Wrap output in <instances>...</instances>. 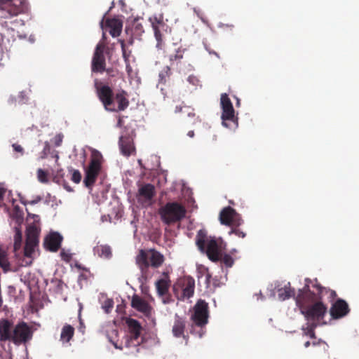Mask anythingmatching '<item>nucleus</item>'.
Here are the masks:
<instances>
[{
    "label": "nucleus",
    "instance_id": "1",
    "mask_svg": "<svg viewBox=\"0 0 359 359\" xmlns=\"http://www.w3.org/2000/svg\"><path fill=\"white\" fill-rule=\"evenodd\" d=\"M97 95L107 111L119 112L125 111L129 106L128 94L119 90L115 94L108 85L95 84Z\"/></svg>",
    "mask_w": 359,
    "mask_h": 359
},
{
    "label": "nucleus",
    "instance_id": "2",
    "mask_svg": "<svg viewBox=\"0 0 359 359\" xmlns=\"http://www.w3.org/2000/svg\"><path fill=\"white\" fill-rule=\"evenodd\" d=\"M208 319V304L203 299L198 300L190 315L191 323L188 326L189 332L199 338L203 337L206 332Z\"/></svg>",
    "mask_w": 359,
    "mask_h": 359
},
{
    "label": "nucleus",
    "instance_id": "3",
    "mask_svg": "<svg viewBox=\"0 0 359 359\" xmlns=\"http://www.w3.org/2000/svg\"><path fill=\"white\" fill-rule=\"evenodd\" d=\"M313 287L316 289V292L311 291L309 286L307 284H306L302 289L299 290V293L297 295L295 300L297 305L299 308L304 307L309 303L315 301L323 302V298L325 296H327L329 302H333L337 297V293L334 290L322 286L317 281L313 285Z\"/></svg>",
    "mask_w": 359,
    "mask_h": 359
},
{
    "label": "nucleus",
    "instance_id": "4",
    "mask_svg": "<svg viewBox=\"0 0 359 359\" xmlns=\"http://www.w3.org/2000/svg\"><path fill=\"white\" fill-rule=\"evenodd\" d=\"M40 233L41 226L39 224L31 223L27 227L26 242L22 254V259L20 262V266H28L32 264L35 248L39 245Z\"/></svg>",
    "mask_w": 359,
    "mask_h": 359
},
{
    "label": "nucleus",
    "instance_id": "5",
    "mask_svg": "<svg viewBox=\"0 0 359 359\" xmlns=\"http://www.w3.org/2000/svg\"><path fill=\"white\" fill-rule=\"evenodd\" d=\"M164 260V256L154 249L140 250L135 258L136 264L140 268L142 276L144 277L148 275L149 266L157 269L163 264Z\"/></svg>",
    "mask_w": 359,
    "mask_h": 359
},
{
    "label": "nucleus",
    "instance_id": "6",
    "mask_svg": "<svg viewBox=\"0 0 359 359\" xmlns=\"http://www.w3.org/2000/svg\"><path fill=\"white\" fill-rule=\"evenodd\" d=\"M196 244L198 250L205 253L211 261L216 262L220 259V247L215 238L208 236L205 230L201 229L197 232Z\"/></svg>",
    "mask_w": 359,
    "mask_h": 359
},
{
    "label": "nucleus",
    "instance_id": "7",
    "mask_svg": "<svg viewBox=\"0 0 359 359\" xmlns=\"http://www.w3.org/2000/svg\"><path fill=\"white\" fill-rule=\"evenodd\" d=\"M158 213L165 224L170 225L183 219L185 217L187 210L181 203L174 201L168 202L159 208Z\"/></svg>",
    "mask_w": 359,
    "mask_h": 359
},
{
    "label": "nucleus",
    "instance_id": "8",
    "mask_svg": "<svg viewBox=\"0 0 359 359\" xmlns=\"http://www.w3.org/2000/svg\"><path fill=\"white\" fill-rule=\"evenodd\" d=\"M195 290V280L191 276H184L177 280L173 285V292L180 301H184L193 297Z\"/></svg>",
    "mask_w": 359,
    "mask_h": 359
},
{
    "label": "nucleus",
    "instance_id": "9",
    "mask_svg": "<svg viewBox=\"0 0 359 359\" xmlns=\"http://www.w3.org/2000/svg\"><path fill=\"white\" fill-rule=\"evenodd\" d=\"M149 21L151 24L157 41L156 48L158 50H163L165 48V34L167 33L168 29V25L164 21L163 15L161 13L156 14L149 18Z\"/></svg>",
    "mask_w": 359,
    "mask_h": 359
},
{
    "label": "nucleus",
    "instance_id": "10",
    "mask_svg": "<svg viewBox=\"0 0 359 359\" xmlns=\"http://www.w3.org/2000/svg\"><path fill=\"white\" fill-rule=\"evenodd\" d=\"M302 313L308 320L320 321L327 313V307L322 301H315L309 303L304 307L300 308Z\"/></svg>",
    "mask_w": 359,
    "mask_h": 359
},
{
    "label": "nucleus",
    "instance_id": "11",
    "mask_svg": "<svg viewBox=\"0 0 359 359\" xmlns=\"http://www.w3.org/2000/svg\"><path fill=\"white\" fill-rule=\"evenodd\" d=\"M126 324L128 328L129 336L125 337V346L127 348L136 347L140 345V337L142 327L140 322L135 319L128 318L126 320Z\"/></svg>",
    "mask_w": 359,
    "mask_h": 359
},
{
    "label": "nucleus",
    "instance_id": "12",
    "mask_svg": "<svg viewBox=\"0 0 359 359\" xmlns=\"http://www.w3.org/2000/svg\"><path fill=\"white\" fill-rule=\"evenodd\" d=\"M32 338V331L25 322H20L13 326L11 340L14 344H25Z\"/></svg>",
    "mask_w": 359,
    "mask_h": 359
},
{
    "label": "nucleus",
    "instance_id": "13",
    "mask_svg": "<svg viewBox=\"0 0 359 359\" xmlns=\"http://www.w3.org/2000/svg\"><path fill=\"white\" fill-rule=\"evenodd\" d=\"M25 8L24 0H0V10L2 13V18H7L18 15Z\"/></svg>",
    "mask_w": 359,
    "mask_h": 359
},
{
    "label": "nucleus",
    "instance_id": "14",
    "mask_svg": "<svg viewBox=\"0 0 359 359\" xmlns=\"http://www.w3.org/2000/svg\"><path fill=\"white\" fill-rule=\"evenodd\" d=\"M242 222L243 220L241 215L236 212L233 208L231 207H226V226L235 227L231 229L229 234L231 235L232 233H235L240 238H244L245 236V233L237 229Z\"/></svg>",
    "mask_w": 359,
    "mask_h": 359
},
{
    "label": "nucleus",
    "instance_id": "15",
    "mask_svg": "<svg viewBox=\"0 0 359 359\" xmlns=\"http://www.w3.org/2000/svg\"><path fill=\"white\" fill-rule=\"evenodd\" d=\"M105 48L106 46L103 42L97 44L92 59V72L102 73L105 71L106 61L104 54Z\"/></svg>",
    "mask_w": 359,
    "mask_h": 359
},
{
    "label": "nucleus",
    "instance_id": "16",
    "mask_svg": "<svg viewBox=\"0 0 359 359\" xmlns=\"http://www.w3.org/2000/svg\"><path fill=\"white\" fill-rule=\"evenodd\" d=\"M15 256L18 262L15 264H12L8 260L6 251L0 248V267L4 273L16 272L20 267H22L20 265V262L22 259V255H19L16 254Z\"/></svg>",
    "mask_w": 359,
    "mask_h": 359
},
{
    "label": "nucleus",
    "instance_id": "17",
    "mask_svg": "<svg viewBox=\"0 0 359 359\" xmlns=\"http://www.w3.org/2000/svg\"><path fill=\"white\" fill-rule=\"evenodd\" d=\"M187 323V322L185 317L175 314L172 327L173 336L177 338L182 337L185 340L186 344H187L189 339V334H185Z\"/></svg>",
    "mask_w": 359,
    "mask_h": 359
},
{
    "label": "nucleus",
    "instance_id": "18",
    "mask_svg": "<svg viewBox=\"0 0 359 359\" xmlns=\"http://www.w3.org/2000/svg\"><path fill=\"white\" fill-rule=\"evenodd\" d=\"M350 311L346 302L342 299H337L332 303L330 310V315L334 319H339L346 316Z\"/></svg>",
    "mask_w": 359,
    "mask_h": 359
},
{
    "label": "nucleus",
    "instance_id": "19",
    "mask_svg": "<svg viewBox=\"0 0 359 359\" xmlns=\"http://www.w3.org/2000/svg\"><path fill=\"white\" fill-rule=\"evenodd\" d=\"M238 126V118L235 116L233 104L226 94V128L231 130H236Z\"/></svg>",
    "mask_w": 359,
    "mask_h": 359
},
{
    "label": "nucleus",
    "instance_id": "20",
    "mask_svg": "<svg viewBox=\"0 0 359 359\" xmlns=\"http://www.w3.org/2000/svg\"><path fill=\"white\" fill-rule=\"evenodd\" d=\"M175 113H182V119L188 125H194L200 121L199 117L194 112V109L189 106H176Z\"/></svg>",
    "mask_w": 359,
    "mask_h": 359
},
{
    "label": "nucleus",
    "instance_id": "21",
    "mask_svg": "<svg viewBox=\"0 0 359 359\" xmlns=\"http://www.w3.org/2000/svg\"><path fill=\"white\" fill-rule=\"evenodd\" d=\"M156 194L155 187L151 184L142 185L138 189L137 199L142 203H151Z\"/></svg>",
    "mask_w": 359,
    "mask_h": 359
},
{
    "label": "nucleus",
    "instance_id": "22",
    "mask_svg": "<svg viewBox=\"0 0 359 359\" xmlns=\"http://www.w3.org/2000/svg\"><path fill=\"white\" fill-rule=\"evenodd\" d=\"M62 238L59 233L52 232L46 237L43 245L50 252H57L60 248Z\"/></svg>",
    "mask_w": 359,
    "mask_h": 359
},
{
    "label": "nucleus",
    "instance_id": "23",
    "mask_svg": "<svg viewBox=\"0 0 359 359\" xmlns=\"http://www.w3.org/2000/svg\"><path fill=\"white\" fill-rule=\"evenodd\" d=\"M131 306L142 313L145 316L150 317L152 313V307L147 302L140 297L138 295H134L131 301Z\"/></svg>",
    "mask_w": 359,
    "mask_h": 359
},
{
    "label": "nucleus",
    "instance_id": "24",
    "mask_svg": "<svg viewBox=\"0 0 359 359\" xmlns=\"http://www.w3.org/2000/svg\"><path fill=\"white\" fill-rule=\"evenodd\" d=\"M13 326V323L8 319H0V342L11 341Z\"/></svg>",
    "mask_w": 359,
    "mask_h": 359
},
{
    "label": "nucleus",
    "instance_id": "25",
    "mask_svg": "<svg viewBox=\"0 0 359 359\" xmlns=\"http://www.w3.org/2000/svg\"><path fill=\"white\" fill-rule=\"evenodd\" d=\"M119 147L121 154L126 156H130L135 151L133 140L129 135L120 137Z\"/></svg>",
    "mask_w": 359,
    "mask_h": 359
},
{
    "label": "nucleus",
    "instance_id": "26",
    "mask_svg": "<svg viewBox=\"0 0 359 359\" xmlns=\"http://www.w3.org/2000/svg\"><path fill=\"white\" fill-rule=\"evenodd\" d=\"M102 163V155L100 151L93 149L91 152L90 161L87 169L100 173Z\"/></svg>",
    "mask_w": 359,
    "mask_h": 359
},
{
    "label": "nucleus",
    "instance_id": "27",
    "mask_svg": "<svg viewBox=\"0 0 359 359\" xmlns=\"http://www.w3.org/2000/svg\"><path fill=\"white\" fill-rule=\"evenodd\" d=\"M170 285V281L168 275H166L165 278L158 280L156 282V288L158 294L161 297L166 296L168 294Z\"/></svg>",
    "mask_w": 359,
    "mask_h": 359
},
{
    "label": "nucleus",
    "instance_id": "28",
    "mask_svg": "<svg viewBox=\"0 0 359 359\" xmlns=\"http://www.w3.org/2000/svg\"><path fill=\"white\" fill-rule=\"evenodd\" d=\"M106 25L110 28L109 34L113 37H116L121 33L122 23L116 19H107Z\"/></svg>",
    "mask_w": 359,
    "mask_h": 359
},
{
    "label": "nucleus",
    "instance_id": "29",
    "mask_svg": "<svg viewBox=\"0 0 359 359\" xmlns=\"http://www.w3.org/2000/svg\"><path fill=\"white\" fill-rule=\"evenodd\" d=\"M277 292L278 299L281 301L287 299L295 294L294 290L290 287V283H287L284 287L278 288Z\"/></svg>",
    "mask_w": 359,
    "mask_h": 359
},
{
    "label": "nucleus",
    "instance_id": "30",
    "mask_svg": "<svg viewBox=\"0 0 359 359\" xmlns=\"http://www.w3.org/2000/svg\"><path fill=\"white\" fill-rule=\"evenodd\" d=\"M74 334V328L70 325H65L62 328L60 334V340L63 343H68L73 338Z\"/></svg>",
    "mask_w": 359,
    "mask_h": 359
},
{
    "label": "nucleus",
    "instance_id": "31",
    "mask_svg": "<svg viewBox=\"0 0 359 359\" xmlns=\"http://www.w3.org/2000/svg\"><path fill=\"white\" fill-rule=\"evenodd\" d=\"M99 173L87 169L83 182L86 187L90 188L95 182Z\"/></svg>",
    "mask_w": 359,
    "mask_h": 359
},
{
    "label": "nucleus",
    "instance_id": "32",
    "mask_svg": "<svg viewBox=\"0 0 359 359\" xmlns=\"http://www.w3.org/2000/svg\"><path fill=\"white\" fill-rule=\"evenodd\" d=\"M96 253L99 257L109 259L111 257L112 252L110 246L107 245H101L96 248Z\"/></svg>",
    "mask_w": 359,
    "mask_h": 359
},
{
    "label": "nucleus",
    "instance_id": "33",
    "mask_svg": "<svg viewBox=\"0 0 359 359\" xmlns=\"http://www.w3.org/2000/svg\"><path fill=\"white\" fill-rule=\"evenodd\" d=\"M184 49L178 48L175 54H172L169 57V60L170 61V65L174 66L175 65H178L180 62L181 60L184 57Z\"/></svg>",
    "mask_w": 359,
    "mask_h": 359
},
{
    "label": "nucleus",
    "instance_id": "34",
    "mask_svg": "<svg viewBox=\"0 0 359 359\" xmlns=\"http://www.w3.org/2000/svg\"><path fill=\"white\" fill-rule=\"evenodd\" d=\"M171 75L172 72L170 67L169 66L165 67L159 73V83L161 84H165Z\"/></svg>",
    "mask_w": 359,
    "mask_h": 359
},
{
    "label": "nucleus",
    "instance_id": "35",
    "mask_svg": "<svg viewBox=\"0 0 359 359\" xmlns=\"http://www.w3.org/2000/svg\"><path fill=\"white\" fill-rule=\"evenodd\" d=\"M187 82L192 86V88L189 89L190 93L198 89V88H201L202 85L201 81L196 76L190 75L187 78Z\"/></svg>",
    "mask_w": 359,
    "mask_h": 359
},
{
    "label": "nucleus",
    "instance_id": "36",
    "mask_svg": "<svg viewBox=\"0 0 359 359\" xmlns=\"http://www.w3.org/2000/svg\"><path fill=\"white\" fill-rule=\"evenodd\" d=\"M22 240V232L19 229H16L15 233L14 236V250L17 252L21 246V243Z\"/></svg>",
    "mask_w": 359,
    "mask_h": 359
},
{
    "label": "nucleus",
    "instance_id": "37",
    "mask_svg": "<svg viewBox=\"0 0 359 359\" xmlns=\"http://www.w3.org/2000/svg\"><path fill=\"white\" fill-rule=\"evenodd\" d=\"M119 43L121 44V47L123 57L126 63L127 64L126 67L128 68V67H129L128 62H129V57H130L131 52H130V50L127 51L126 48L125 41L123 40L120 39Z\"/></svg>",
    "mask_w": 359,
    "mask_h": 359
},
{
    "label": "nucleus",
    "instance_id": "38",
    "mask_svg": "<svg viewBox=\"0 0 359 359\" xmlns=\"http://www.w3.org/2000/svg\"><path fill=\"white\" fill-rule=\"evenodd\" d=\"M37 178L40 182L47 183L48 182V173L41 168L37 170Z\"/></svg>",
    "mask_w": 359,
    "mask_h": 359
},
{
    "label": "nucleus",
    "instance_id": "39",
    "mask_svg": "<svg viewBox=\"0 0 359 359\" xmlns=\"http://www.w3.org/2000/svg\"><path fill=\"white\" fill-rule=\"evenodd\" d=\"M76 266L77 268H79V269H82L85 271V273H82L79 275V280H86L88 279V278L90 277V272L89 271V269L85 268V267H83L81 264H76Z\"/></svg>",
    "mask_w": 359,
    "mask_h": 359
},
{
    "label": "nucleus",
    "instance_id": "40",
    "mask_svg": "<svg viewBox=\"0 0 359 359\" xmlns=\"http://www.w3.org/2000/svg\"><path fill=\"white\" fill-rule=\"evenodd\" d=\"M72 175L71 180L76 184H79L81 180V174L78 170H71Z\"/></svg>",
    "mask_w": 359,
    "mask_h": 359
},
{
    "label": "nucleus",
    "instance_id": "41",
    "mask_svg": "<svg viewBox=\"0 0 359 359\" xmlns=\"http://www.w3.org/2000/svg\"><path fill=\"white\" fill-rule=\"evenodd\" d=\"M42 201V196H36L34 197V198L31 201H24V200H21V203L26 205L27 204H30V205H35L38 203H39L40 201Z\"/></svg>",
    "mask_w": 359,
    "mask_h": 359
},
{
    "label": "nucleus",
    "instance_id": "42",
    "mask_svg": "<svg viewBox=\"0 0 359 359\" xmlns=\"http://www.w3.org/2000/svg\"><path fill=\"white\" fill-rule=\"evenodd\" d=\"M220 106L222 109L221 120L222 124L224 126V93H222L220 95Z\"/></svg>",
    "mask_w": 359,
    "mask_h": 359
},
{
    "label": "nucleus",
    "instance_id": "43",
    "mask_svg": "<svg viewBox=\"0 0 359 359\" xmlns=\"http://www.w3.org/2000/svg\"><path fill=\"white\" fill-rule=\"evenodd\" d=\"M12 147L15 152L19 153L20 156H22L25 153L24 149L22 147L17 143H14L12 144Z\"/></svg>",
    "mask_w": 359,
    "mask_h": 359
},
{
    "label": "nucleus",
    "instance_id": "44",
    "mask_svg": "<svg viewBox=\"0 0 359 359\" xmlns=\"http://www.w3.org/2000/svg\"><path fill=\"white\" fill-rule=\"evenodd\" d=\"M316 327V324H313L310 327L307 329V332H306V334L309 336L311 339L316 338V334L314 332V329Z\"/></svg>",
    "mask_w": 359,
    "mask_h": 359
},
{
    "label": "nucleus",
    "instance_id": "45",
    "mask_svg": "<svg viewBox=\"0 0 359 359\" xmlns=\"http://www.w3.org/2000/svg\"><path fill=\"white\" fill-rule=\"evenodd\" d=\"M113 301L111 299H108L104 302V305L103 306L104 309L106 313H109L111 309L113 308Z\"/></svg>",
    "mask_w": 359,
    "mask_h": 359
},
{
    "label": "nucleus",
    "instance_id": "46",
    "mask_svg": "<svg viewBox=\"0 0 359 359\" xmlns=\"http://www.w3.org/2000/svg\"><path fill=\"white\" fill-rule=\"evenodd\" d=\"M27 217L33 219V222L32 223H36V224H40V217H39V215H35V214H32V213H30V212H27Z\"/></svg>",
    "mask_w": 359,
    "mask_h": 359
},
{
    "label": "nucleus",
    "instance_id": "47",
    "mask_svg": "<svg viewBox=\"0 0 359 359\" xmlns=\"http://www.w3.org/2000/svg\"><path fill=\"white\" fill-rule=\"evenodd\" d=\"M60 256L62 257V259H63L65 262H69L72 258L70 254L65 252L64 250H62L60 252Z\"/></svg>",
    "mask_w": 359,
    "mask_h": 359
},
{
    "label": "nucleus",
    "instance_id": "48",
    "mask_svg": "<svg viewBox=\"0 0 359 359\" xmlns=\"http://www.w3.org/2000/svg\"><path fill=\"white\" fill-rule=\"evenodd\" d=\"M233 264V259L231 255L226 254V267H231Z\"/></svg>",
    "mask_w": 359,
    "mask_h": 359
},
{
    "label": "nucleus",
    "instance_id": "49",
    "mask_svg": "<svg viewBox=\"0 0 359 359\" xmlns=\"http://www.w3.org/2000/svg\"><path fill=\"white\" fill-rule=\"evenodd\" d=\"M105 72L109 76L111 77L116 76L118 74V71L112 68L105 69Z\"/></svg>",
    "mask_w": 359,
    "mask_h": 359
},
{
    "label": "nucleus",
    "instance_id": "50",
    "mask_svg": "<svg viewBox=\"0 0 359 359\" xmlns=\"http://www.w3.org/2000/svg\"><path fill=\"white\" fill-rule=\"evenodd\" d=\"M62 138H63V135L62 134H57L55 139V145L56 147H59L60 146L62 142Z\"/></svg>",
    "mask_w": 359,
    "mask_h": 359
},
{
    "label": "nucleus",
    "instance_id": "51",
    "mask_svg": "<svg viewBox=\"0 0 359 359\" xmlns=\"http://www.w3.org/2000/svg\"><path fill=\"white\" fill-rule=\"evenodd\" d=\"M219 221L222 224H224V208L220 210Z\"/></svg>",
    "mask_w": 359,
    "mask_h": 359
},
{
    "label": "nucleus",
    "instance_id": "52",
    "mask_svg": "<svg viewBox=\"0 0 359 359\" xmlns=\"http://www.w3.org/2000/svg\"><path fill=\"white\" fill-rule=\"evenodd\" d=\"M4 194H5V189L4 188H0V202L1 201H3Z\"/></svg>",
    "mask_w": 359,
    "mask_h": 359
},
{
    "label": "nucleus",
    "instance_id": "53",
    "mask_svg": "<svg viewBox=\"0 0 359 359\" xmlns=\"http://www.w3.org/2000/svg\"><path fill=\"white\" fill-rule=\"evenodd\" d=\"M187 135L189 137H194V130L189 131L188 133H187Z\"/></svg>",
    "mask_w": 359,
    "mask_h": 359
},
{
    "label": "nucleus",
    "instance_id": "54",
    "mask_svg": "<svg viewBox=\"0 0 359 359\" xmlns=\"http://www.w3.org/2000/svg\"><path fill=\"white\" fill-rule=\"evenodd\" d=\"M163 302L164 304H168V303H170V298H169V297L163 298Z\"/></svg>",
    "mask_w": 359,
    "mask_h": 359
},
{
    "label": "nucleus",
    "instance_id": "55",
    "mask_svg": "<svg viewBox=\"0 0 359 359\" xmlns=\"http://www.w3.org/2000/svg\"><path fill=\"white\" fill-rule=\"evenodd\" d=\"M44 149H45V150H46V149H49V144H48V142H46L45 143V148H44Z\"/></svg>",
    "mask_w": 359,
    "mask_h": 359
},
{
    "label": "nucleus",
    "instance_id": "56",
    "mask_svg": "<svg viewBox=\"0 0 359 359\" xmlns=\"http://www.w3.org/2000/svg\"><path fill=\"white\" fill-rule=\"evenodd\" d=\"M241 105V101L238 98H236V106L240 107Z\"/></svg>",
    "mask_w": 359,
    "mask_h": 359
},
{
    "label": "nucleus",
    "instance_id": "57",
    "mask_svg": "<svg viewBox=\"0 0 359 359\" xmlns=\"http://www.w3.org/2000/svg\"><path fill=\"white\" fill-rule=\"evenodd\" d=\"M310 344H311L310 341H308L305 342L304 346L306 348H308L310 346Z\"/></svg>",
    "mask_w": 359,
    "mask_h": 359
},
{
    "label": "nucleus",
    "instance_id": "58",
    "mask_svg": "<svg viewBox=\"0 0 359 359\" xmlns=\"http://www.w3.org/2000/svg\"><path fill=\"white\" fill-rule=\"evenodd\" d=\"M257 296H259L262 299H264V297L262 295V294L261 292H259L258 294H257Z\"/></svg>",
    "mask_w": 359,
    "mask_h": 359
},
{
    "label": "nucleus",
    "instance_id": "59",
    "mask_svg": "<svg viewBox=\"0 0 359 359\" xmlns=\"http://www.w3.org/2000/svg\"><path fill=\"white\" fill-rule=\"evenodd\" d=\"M121 121H121V118H119V120H118V125H121Z\"/></svg>",
    "mask_w": 359,
    "mask_h": 359
},
{
    "label": "nucleus",
    "instance_id": "60",
    "mask_svg": "<svg viewBox=\"0 0 359 359\" xmlns=\"http://www.w3.org/2000/svg\"><path fill=\"white\" fill-rule=\"evenodd\" d=\"M114 344L115 348H119V347H118V346H117V345H116V344ZM120 349H122V348H120Z\"/></svg>",
    "mask_w": 359,
    "mask_h": 359
}]
</instances>
